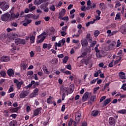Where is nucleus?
<instances>
[{"instance_id": "nucleus-1", "label": "nucleus", "mask_w": 126, "mask_h": 126, "mask_svg": "<svg viewBox=\"0 0 126 126\" xmlns=\"http://www.w3.org/2000/svg\"><path fill=\"white\" fill-rule=\"evenodd\" d=\"M0 18L1 20L4 21V22L10 21V14L7 12L1 16Z\"/></svg>"}, {"instance_id": "nucleus-2", "label": "nucleus", "mask_w": 126, "mask_h": 126, "mask_svg": "<svg viewBox=\"0 0 126 126\" xmlns=\"http://www.w3.org/2000/svg\"><path fill=\"white\" fill-rule=\"evenodd\" d=\"M46 35H47V32H43L41 34L38 35L37 36V38L38 39H40L37 43H43V42H44V40L46 39V36H45Z\"/></svg>"}, {"instance_id": "nucleus-3", "label": "nucleus", "mask_w": 126, "mask_h": 126, "mask_svg": "<svg viewBox=\"0 0 126 126\" xmlns=\"http://www.w3.org/2000/svg\"><path fill=\"white\" fill-rule=\"evenodd\" d=\"M48 3H44L40 6L41 9L44 10V12H48L49 11V8H48Z\"/></svg>"}, {"instance_id": "nucleus-4", "label": "nucleus", "mask_w": 126, "mask_h": 126, "mask_svg": "<svg viewBox=\"0 0 126 126\" xmlns=\"http://www.w3.org/2000/svg\"><path fill=\"white\" fill-rule=\"evenodd\" d=\"M14 82L16 84L18 90H19L21 88V85H23V81H19L17 79H15Z\"/></svg>"}, {"instance_id": "nucleus-5", "label": "nucleus", "mask_w": 126, "mask_h": 126, "mask_svg": "<svg viewBox=\"0 0 126 126\" xmlns=\"http://www.w3.org/2000/svg\"><path fill=\"white\" fill-rule=\"evenodd\" d=\"M108 123L111 126H116L117 121L113 117H110L109 118Z\"/></svg>"}, {"instance_id": "nucleus-6", "label": "nucleus", "mask_w": 126, "mask_h": 126, "mask_svg": "<svg viewBox=\"0 0 126 126\" xmlns=\"http://www.w3.org/2000/svg\"><path fill=\"white\" fill-rule=\"evenodd\" d=\"M81 112L78 111L76 113L75 120L77 123V124H79V122H80L81 120Z\"/></svg>"}, {"instance_id": "nucleus-7", "label": "nucleus", "mask_w": 126, "mask_h": 126, "mask_svg": "<svg viewBox=\"0 0 126 126\" xmlns=\"http://www.w3.org/2000/svg\"><path fill=\"white\" fill-rule=\"evenodd\" d=\"M41 111H42V107L37 108L33 111V117H36L39 116L41 114Z\"/></svg>"}, {"instance_id": "nucleus-8", "label": "nucleus", "mask_w": 126, "mask_h": 126, "mask_svg": "<svg viewBox=\"0 0 126 126\" xmlns=\"http://www.w3.org/2000/svg\"><path fill=\"white\" fill-rule=\"evenodd\" d=\"M18 17H19V13L18 12L16 14H14V13H11L10 21H12V20H14L15 18H18Z\"/></svg>"}, {"instance_id": "nucleus-9", "label": "nucleus", "mask_w": 126, "mask_h": 126, "mask_svg": "<svg viewBox=\"0 0 126 126\" xmlns=\"http://www.w3.org/2000/svg\"><path fill=\"white\" fill-rule=\"evenodd\" d=\"M0 8L3 11H5L7 10L8 8H9V5L7 4H4L2 2V5H0Z\"/></svg>"}, {"instance_id": "nucleus-10", "label": "nucleus", "mask_w": 126, "mask_h": 126, "mask_svg": "<svg viewBox=\"0 0 126 126\" xmlns=\"http://www.w3.org/2000/svg\"><path fill=\"white\" fill-rule=\"evenodd\" d=\"M62 91H63V94H62V100L63 101V100H64V98H65V93H64V92H66L67 93V96L68 95V92H67V88H63L62 89Z\"/></svg>"}, {"instance_id": "nucleus-11", "label": "nucleus", "mask_w": 126, "mask_h": 126, "mask_svg": "<svg viewBox=\"0 0 126 126\" xmlns=\"http://www.w3.org/2000/svg\"><path fill=\"white\" fill-rule=\"evenodd\" d=\"M88 98H89V93L86 92L82 96V100L84 102H85V101H87V100H88Z\"/></svg>"}, {"instance_id": "nucleus-12", "label": "nucleus", "mask_w": 126, "mask_h": 126, "mask_svg": "<svg viewBox=\"0 0 126 126\" xmlns=\"http://www.w3.org/2000/svg\"><path fill=\"white\" fill-rule=\"evenodd\" d=\"M0 61L1 62H3L4 63H6L7 62H9L10 58L8 56H3L1 57Z\"/></svg>"}, {"instance_id": "nucleus-13", "label": "nucleus", "mask_w": 126, "mask_h": 126, "mask_svg": "<svg viewBox=\"0 0 126 126\" xmlns=\"http://www.w3.org/2000/svg\"><path fill=\"white\" fill-rule=\"evenodd\" d=\"M19 109H20L19 107H17L15 108H9V111L11 113H17L18 111H19Z\"/></svg>"}, {"instance_id": "nucleus-14", "label": "nucleus", "mask_w": 126, "mask_h": 126, "mask_svg": "<svg viewBox=\"0 0 126 126\" xmlns=\"http://www.w3.org/2000/svg\"><path fill=\"white\" fill-rule=\"evenodd\" d=\"M120 32L124 34V35H126V25H124L122 26L120 29Z\"/></svg>"}, {"instance_id": "nucleus-15", "label": "nucleus", "mask_w": 126, "mask_h": 126, "mask_svg": "<svg viewBox=\"0 0 126 126\" xmlns=\"http://www.w3.org/2000/svg\"><path fill=\"white\" fill-rule=\"evenodd\" d=\"M7 74L9 77L14 75V71L12 69H9L7 71Z\"/></svg>"}, {"instance_id": "nucleus-16", "label": "nucleus", "mask_w": 126, "mask_h": 126, "mask_svg": "<svg viewBox=\"0 0 126 126\" xmlns=\"http://www.w3.org/2000/svg\"><path fill=\"white\" fill-rule=\"evenodd\" d=\"M81 44L82 47H84V48H86V47L88 46V41H87L86 39L81 40Z\"/></svg>"}, {"instance_id": "nucleus-17", "label": "nucleus", "mask_w": 126, "mask_h": 126, "mask_svg": "<svg viewBox=\"0 0 126 126\" xmlns=\"http://www.w3.org/2000/svg\"><path fill=\"white\" fill-rule=\"evenodd\" d=\"M111 100L110 98L106 99L103 102L102 106H103L104 107H106V106H107L108 104H110V103H111Z\"/></svg>"}, {"instance_id": "nucleus-18", "label": "nucleus", "mask_w": 126, "mask_h": 126, "mask_svg": "<svg viewBox=\"0 0 126 126\" xmlns=\"http://www.w3.org/2000/svg\"><path fill=\"white\" fill-rule=\"evenodd\" d=\"M119 76L121 79H126V73L123 71H121L119 74Z\"/></svg>"}, {"instance_id": "nucleus-19", "label": "nucleus", "mask_w": 126, "mask_h": 126, "mask_svg": "<svg viewBox=\"0 0 126 126\" xmlns=\"http://www.w3.org/2000/svg\"><path fill=\"white\" fill-rule=\"evenodd\" d=\"M55 31H56V30L55 29V28L53 27H51L49 29V36H52V35H54V34L55 33Z\"/></svg>"}, {"instance_id": "nucleus-20", "label": "nucleus", "mask_w": 126, "mask_h": 126, "mask_svg": "<svg viewBox=\"0 0 126 126\" xmlns=\"http://www.w3.org/2000/svg\"><path fill=\"white\" fill-rule=\"evenodd\" d=\"M21 67L23 70H26L27 67H28V64L26 63H22L21 64Z\"/></svg>"}, {"instance_id": "nucleus-21", "label": "nucleus", "mask_w": 126, "mask_h": 126, "mask_svg": "<svg viewBox=\"0 0 126 126\" xmlns=\"http://www.w3.org/2000/svg\"><path fill=\"white\" fill-rule=\"evenodd\" d=\"M27 95H28V94L27 93V92L25 91L24 92H22V93H21L20 94V98L21 99H22L23 98H25V97H26V96H27Z\"/></svg>"}, {"instance_id": "nucleus-22", "label": "nucleus", "mask_w": 126, "mask_h": 126, "mask_svg": "<svg viewBox=\"0 0 126 126\" xmlns=\"http://www.w3.org/2000/svg\"><path fill=\"white\" fill-rule=\"evenodd\" d=\"M99 115V111L97 110H94L92 112L93 117H97Z\"/></svg>"}, {"instance_id": "nucleus-23", "label": "nucleus", "mask_w": 126, "mask_h": 126, "mask_svg": "<svg viewBox=\"0 0 126 126\" xmlns=\"http://www.w3.org/2000/svg\"><path fill=\"white\" fill-rule=\"evenodd\" d=\"M6 38H7V35L5 33H2L0 35V39L1 40H5Z\"/></svg>"}, {"instance_id": "nucleus-24", "label": "nucleus", "mask_w": 126, "mask_h": 126, "mask_svg": "<svg viewBox=\"0 0 126 126\" xmlns=\"http://www.w3.org/2000/svg\"><path fill=\"white\" fill-rule=\"evenodd\" d=\"M42 69H43L44 72H45V73H46V74H50V73H51V72H50V71L48 70V68H47V67L46 66H44L42 68Z\"/></svg>"}, {"instance_id": "nucleus-25", "label": "nucleus", "mask_w": 126, "mask_h": 126, "mask_svg": "<svg viewBox=\"0 0 126 126\" xmlns=\"http://www.w3.org/2000/svg\"><path fill=\"white\" fill-rule=\"evenodd\" d=\"M53 97L50 95L47 100V104H53Z\"/></svg>"}, {"instance_id": "nucleus-26", "label": "nucleus", "mask_w": 126, "mask_h": 126, "mask_svg": "<svg viewBox=\"0 0 126 126\" xmlns=\"http://www.w3.org/2000/svg\"><path fill=\"white\" fill-rule=\"evenodd\" d=\"M30 40L31 44H34L35 43V36L32 35L30 37Z\"/></svg>"}, {"instance_id": "nucleus-27", "label": "nucleus", "mask_w": 126, "mask_h": 126, "mask_svg": "<svg viewBox=\"0 0 126 126\" xmlns=\"http://www.w3.org/2000/svg\"><path fill=\"white\" fill-rule=\"evenodd\" d=\"M87 56V52H83L80 56L78 57L77 59L78 60L79 58H85V57H86Z\"/></svg>"}, {"instance_id": "nucleus-28", "label": "nucleus", "mask_w": 126, "mask_h": 126, "mask_svg": "<svg viewBox=\"0 0 126 126\" xmlns=\"http://www.w3.org/2000/svg\"><path fill=\"white\" fill-rule=\"evenodd\" d=\"M0 75H1L2 77H5V76H6V72L4 70H2L0 71Z\"/></svg>"}, {"instance_id": "nucleus-29", "label": "nucleus", "mask_w": 126, "mask_h": 126, "mask_svg": "<svg viewBox=\"0 0 126 126\" xmlns=\"http://www.w3.org/2000/svg\"><path fill=\"white\" fill-rule=\"evenodd\" d=\"M119 114H122V115H126V109H121L118 111Z\"/></svg>"}, {"instance_id": "nucleus-30", "label": "nucleus", "mask_w": 126, "mask_h": 126, "mask_svg": "<svg viewBox=\"0 0 126 126\" xmlns=\"http://www.w3.org/2000/svg\"><path fill=\"white\" fill-rule=\"evenodd\" d=\"M21 39L20 38H17L15 39V43L17 45H19V44H21Z\"/></svg>"}, {"instance_id": "nucleus-31", "label": "nucleus", "mask_w": 126, "mask_h": 126, "mask_svg": "<svg viewBox=\"0 0 126 126\" xmlns=\"http://www.w3.org/2000/svg\"><path fill=\"white\" fill-rule=\"evenodd\" d=\"M41 3H41L40 0H34V4L35 5H40V4H41Z\"/></svg>"}, {"instance_id": "nucleus-32", "label": "nucleus", "mask_w": 126, "mask_h": 126, "mask_svg": "<svg viewBox=\"0 0 126 126\" xmlns=\"http://www.w3.org/2000/svg\"><path fill=\"white\" fill-rule=\"evenodd\" d=\"M100 34V32L98 30H96L94 33V37H98Z\"/></svg>"}, {"instance_id": "nucleus-33", "label": "nucleus", "mask_w": 126, "mask_h": 126, "mask_svg": "<svg viewBox=\"0 0 126 126\" xmlns=\"http://www.w3.org/2000/svg\"><path fill=\"white\" fill-rule=\"evenodd\" d=\"M68 56H65L63 59V63H66L67 61H68Z\"/></svg>"}, {"instance_id": "nucleus-34", "label": "nucleus", "mask_w": 126, "mask_h": 126, "mask_svg": "<svg viewBox=\"0 0 126 126\" xmlns=\"http://www.w3.org/2000/svg\"><path fill=\"white\" fill-rule=\"evenodd\" d=\"M9 126H16V122L14 121H11L9 124Z\"/></svg>"}, {"instance_id": "nucleus-35", "label": "nucleus", "mask_w": 126, "mask_h": 126, "mask_svg": "<svg viewBox=\"0 0 126 126\" xmlns=\"http://www.w3.org/2000/svg\"><path fill=\"white\" fill-rule=\"evenodd\" d=\"M96 44H97V41L94 40L93 42H91V43L90 44V47L91 48H94V47L95 46V45H96Z\"/></svg>"}, {"instance_id": "nucleus-36", "label": "nucleus", "mask_w": 126, "mask_h": 126, "mask_svg": "<svg viewBox=\"0 0 126 126\" xmlns=\"http://www.w3.org/2000/svg\"><path fill=\"white\" fill-rule=\"evenodd\" d=\"M34 83H35V81L34 80L32 81L31 82V84L28 85L27 87H28V88H31V87H32V85H34Z\"/></svg>"}, {"instance_id": "nucleus-37", "label": "nucleus", "mask_w": 126, "mask_h": 126, "mask_svg": "<svg viewBox=\"0 0 126 126\" xmlns=\"http://www.w3.org/2000/svg\"><path fill=\"white\" fill-rule=\"evenodd\" d=\"M8 113H9V110H5L3 111V114H5V116L6 117H8L9 116V114H8Z\"/></svg>"}, {"instance_id": "nucleus-38", "label": "nucleus", "mask_w": 126, "mask_h": 126, "mask_svg": "<svg viewBox=\"0 0 126 126\" xmlns=\"http://www.w3.org/2000/svg\"><path fill=\"white\" fill-rule=\"evenodd\" d=\"M49 9L51 10L52 11H55L56 10V7L55 6V5L53 4L50 7Z\"/></svg>"}, {"instance_id": "nucleus-39", "label": "nucleus", "mask_w": 126, "mask_h": 126, "mask_svg": "<svg viewBox=\"0 0 126 126\" xmlns=\"http://www.w3.org/2000/svg\"><path fill=\"white\" fill-rule=\"evenodd\" d=\"M121 60H122V57H120L118 60H116V61L114 62V65H116V64H118V63H120V62H121Z\"/></svg>"}, {"instance_id": "nucleus-40", "label": "nucleus", "mask_w": 126, "mask_h": 126, "mask_svg": "<svg viewBox=\"0 0 126 126\" xmlns=\"http://www.w3.org/2000/svg\"><path fill=\"white\" fill-rule=\"evenodd\" d=\"M99 7L101 9H105V3H100L99 4Z\"/></svg>"}, {"instance_id": "nucleus-41", "label": "nucleus", "mask_w": 126, "mask_h": 126, "mask_svg": "<svg viewBox=\"0 0 126 126\" xmlns=\"http://www.w3.org/2000/svg\"><path fill=\"white\" fill-rule=\"evenodd\" d=\"M81 63H85V64H86V65H87V64H88V61H87L86 60L83 59V60H81Z\"/></svg>"}, {"instance_id": "nucleus-42", "label": "nucleus", "mask_w": 126, "mask_h": 126, "mask_svg": "<svg viewBox=\"0 0 126 126\" xmlns=\"http://www.w3.org/2000/svg\"><path fill=\"white\" fill-rule=\"evenodd\" d=\"M95 99H96V95H93L91 97V102H95Z\"/></svg>"}, {"instance_id": "nucleus-43", "label": "nucleus", "mask_w": 126, "mask_h": 126, "mask_svg": "<svg viewBox=\"0 0 126 126\" xmlns=\"http://www.w3.org/2000/svg\"><path fill=\"white\" fill-rule=\"evenodd\" d=\"M39 85H40V82H34V83L33 84V88H36V87H37V86H39Z\"/></svg>"}, {"instance_id": "nucleus-44", "label": "nucleus", "mask_w": 126, "mask_h": 126, "mask_svg": "<svg viewBox=\"0 0 126 126\" xmlns=\"http://www.w3.org/2000/svg\"><path fill=\"white\" fill-rule=\"evenodd\" d=\"M118 19H121V16L120 15V13H117L115 18V20H117Z\"/></svg>"}, {"instance_id": "nucleus-45", "label": "nucleus", "mask_w": 126, "mask_h": 126, "mask_svg": "<svg viewBox=\"0 0 126 126\" xmlns=\"http://www.w3.org/2000/svg\"><path fill=\"white\" fill-rule=\"evenodd\" d=\"M38 92H39V89H38V88H36L34 89L33 92H32V93H33L34 94H35V95H38V94H37V93H38Z\"/></svg>"}, {"instance_id": "nucleus-46", "label": "nucleus", "mask_w": 126, "mask_h": 126, "mask_svg": "<svg viewBox=\"0 0 126 126\" xmlns=\"http://www.w3.org/2000/svg\"><path fill=\"white\" fill-rule=\"evenodd\" d=\"M33 74H34V72H33V71H28L27 75H33Z\"/></svg>"}, {"instance_id": "nucleus-47", "label": "nucleus", "mask_w": 126, "mask_h": 126, "mask_svg": "<svg viewBox=\"0 0 126 126\" xmlns=\"http://www.w3.org/2000/svg\"><path fill=\"white\" fill-rule=\"evenodd\" d=\"M73 123V120H72V119H70L69 122H68V124L67 125L68 126H72V123Z\"/></svg>"}, {"instance_id": "nucleus-48", "label": "nucleus", "mask_w": 126, "mask_h": 126, "mask_svg": "<svg viewBox=\"0 0 126 126\" xmlns=\"http://www.w3.org/2000/svg\"><path fill=\"white\" fill-rule=\"evenodd\" d=\"M21 44L22 45H25L26 44V40L24 39H21Z\"/></svg>"}, {"instance_id": "nucleus-49", "label": "nucleus", "mask_w": 126, "mask_h": 126, "mask_svg": "<svg viewBox=\"0 0 126 126\" xmlns=\"http://www.w3.org/2000/svg\"><path fill=\"white\" fill-rule=\"evenodd\" d=\"M106 98H107V96H102L100 99V101L99 102L101 103V102H103V101H104V100H105V99H106Z\"/></svg>"}, {"instance_id": "nucleus-50", "label": "nucleus", "mask_w": 126, "mask_h": 126, "mask_svg": "<svg viewBox=\"0 0 126 126\" xmlns=\"http://www.w3.org/2000/svg\"><path fill=\"white\" fill-rule=\"evenodd\" d=\"M120 40L119 39L118 40L117 42V45L116 47L117 48H119V47H120V46H121V44L120 42Z\"/></svg>"}, {"instance_id": "nucleus-51", "label": "nucleus", "mask_w": 126, "mask_h": 126, "mask_svg": "<svg viewBox=\"0 0 126 126\" xmlns=\"http://www.w3.org/2000/svg\"><path fill=\"white\" fill-rule=\"evenodd\" d=\"M98 80V78L95 79L93 80L92 81L90 82V84H94V83H96V82Z\"/></svg>"}, {"instance_id": "nucleus-52", "label": "nucleus", "mask_w": 126, "mask_h": 126, "mask_svg": "<svg viewBox=\"0 0 126 126\" xmlns=\"http://www.w3.org/2000/svg\"><path fill=\"white\" fill-rule=\"evenodd\" d=\"M63 5V2L60 1L58 5H56V7H60V6H62Z\"/></svg>"}, {"instance_id": "nucleus-53", "label": "nucleus", "mask_w": 126, "mask_h": 126, "mask_svg": "<svg viewBox=\"0 0 126 126\" xmlns=\"http://www.w3.org/2000/svg\"><path fill=\"white\" fill-rule=\"evenodd\" d=\"M36 96H37V95L36 94H35L34 93H32L30 95V98H33L34 97H36Z\"/></svg>"}, {"instance_id": "nucleus-54", "label": "nucleus", "mask_w": 126, "mask_h": 126, "mask_svg": "<svg viewBox=\"0 0 126 126\" xmlns=\"http://www.w3.org/2000/svg\"><path fill=\"white\" fill-rule=\"evenodd\" d=\"M12 36L13 37V38H18V37H19V36L18 35V34H16V33H13L12 34Z\"/></svg>"}, {"instance_id": "nucleus-55", "label": "nucleus", "mask_w": 126, "mask_h": 126, "mask_svg": "<svg viewBox=\"0 0 126 126\" xmlns=\"http://www.w3.org/2000/svg\"><path fill=\"white\" fill-rule=\"evenodd\" d=\"M31 17H33V14H29L26 16V18H31Z\"/></svg>"}, {"instance_id": "nucleus-56", "label": "nucleus", "mask_w": 126, "mask_h": 126, "mask_svg": "<svg viewBox=\"0 0 126 126\" xmlns=\"http://www.w3.org/2000/svg\"><path fill=\"white\" fill-rule=\"evenodd\" d=\"M26 111L27 113H29V112H30V111H31V107H30V106H28L26 107Z\"/></svg>"}, {"instance_id": "nucleus-57", "label": "nucleus", "mask_w": 126, "mask_h": 126, "mask_svg": "<svg viewBox=\"0 0 126 126\" xmlns=\"http://www.w3.org/2000/svg\"><path fill=\"white\" fill-rule=\"evenodd\" d=\"M66 29H67V26H65L62 28V30L63 32H66Z\"/></svg>"}, {"instance_id": "nucleus-58", "label": "nucleus", "mask_w": 126, "mask_h": 126, "mask_svg": "<svg viewBox=\"0 0 126 126\" xmlns=\"http://www.w3.org/2000/svg\"><path fill=\"white\" fill-rule=\"evenodd\" d=\"M56 44V46H58V47H62V41H59L58 43L57 42L55 43Z\"/></svg>"}, {"instance_id": "nucleus-59", "label": "nucleus", "mask_w": 126, "mask_h": 126, "mask_svg": "<svg viewBox=\"0 0 126 126\" xmlns=\"http://www.w3.org/2000/svg\"><path fill=\"white\" fill-rule=\"evenodd\" d=\"M66 68H67V69H69V70H71V65L69 64L66 65Z\"/></svg>"}, {"instance_id": "nucleus-60", "label": "nucleus", "mask_w": 126, "mask_h": 126, "mask_svg": "<svg viewBox=\"0 0 126 126\" xmlns=\"http://www.w3.org/2000/svg\"><path fill=\"white\" fill-rule=\"evenodd\" d=\"M91 37V34L90 33H87L86 37V40H87Z\"/></svg>"}, {"instance_id": "nucleus-61", "label": "nucleus", "mask_w": 126, "mask_h": 126, "mask_svg": "<svg viewBox=\"0 0 126 126\" xmlns=\"http://www.w3.org/2000/svg\"><path fill=\"white\" fill-rule=\"evenodd\" d=\"M10 117H11L12 118H13V119H16V117H17V115H16V114H12L10 116Z\"/></svg>"}, {"instance_id": "nucleus-62", "label": "nucleus", "mask_w": 126, "mask_h": 126, "mask_svg": "<svg viewBox=\"0 0 126 126\" xmlns=\"http://www.w3.org/2000/svg\"><path fill=\"white\" fill-rule=\"evenodd\" d=\"M125 84H123L121 89H123L124 91H126V87Z\"/></svg>"}, {"instance_id": "nucleus-63", "label": "nucleus", "mask_w": 126, "mask_h": 126, "mask_svg": "<svg viewBox=\"0 0 126 126\" xmlns=\"http://www.w3.org/2000/svg\"><path fill=\"white\" fill-rule=\"evenodd\" d=\"M61 34L62 37H64V36H65V35H66V32H61Z\"/></svg>"}, {"instance_id": "nucleus-64", "label": "nucleus", "mask_w": 126, "mask_h": 126, "mask_svg": "<svg viewBox=\"0 0 126 126\" xmlns=\"http://www.w3.org/2000/svg\"><path fill=\"white\" fill-rule=\"evenodd\" d=\"M109 85H110V82L106 83L105 86H104V89H106L107 87H109Z\"/></svg>"}]
</instances>
